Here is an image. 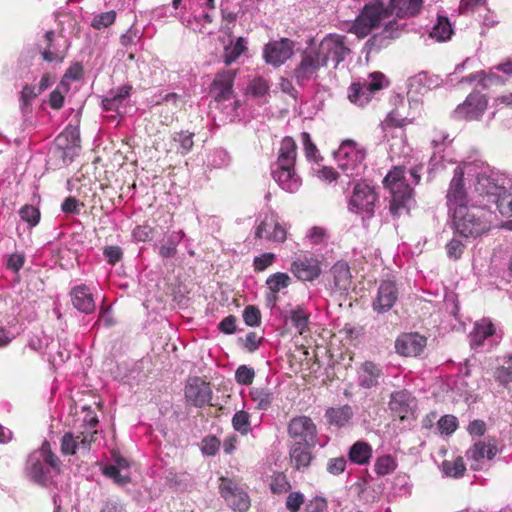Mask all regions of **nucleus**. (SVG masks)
<instances>
[{
  "label": "nucleus",
  "mask_w": 512,
  "mask_h": 512,
  "mask_svg": "<svg viewBox=\"0 0 512 512\" xmlns=\"http://www.w3.org/2000/svg\"><path fill=\"white\" fill-rule=\"evenodd\" d=\"M115 18L116 13L114 11L104 12L99 15H96L93 18L91 25L93 28L100 30L114 23Z\"/></svg>",
  "instance_id": "nucleus-48"
},
{
  "label": "nucleus",
  "mask_w": 512,
  "mask_h": 512,
  "mask_svg": "<svg viewBox=\"0 0 512 512\" xmlns=\"http://www.w3.org/2000/svg\"><path fill=\"white\" fill-rule=\"evenodd\" d=\"M450 212L454 231L463 238H476L489 229L486 213L480 207L457 205Z\"/></svg>",
  "instance_id": "nucleus-1"
},
{
  "label": "nucleus",
  "mask_w": 512,
  "mask_h": 512,
  "mask_svg": "<svg viewBox=\"0 0 512 512\" xmlns=\"http://www.w3.org/2000/svg\"><path fill=\"white\" fill-rule=\"evenodd\" d=\"M314 49L324 66L331 59L335 62L336 67L351 53L346 37L338 34L327 35L322 39L318 47Z\"/></svg>",
  "instance_id": "nucleus-5"
},
{
  "label": "nucleus",
  "mask_w": 512,
  "mask_h": 512,
  "mask_svg": "<svg viewBox=\"0 0 512 512\" xmlns=\"http://www.w3.org/2000/svg\"><path fill=\"white\" fill-rule=\"evenodd\" d=\"M315 445L301 444L300 442H290L289 444V455L293 466L300 470L307 468L312 460L311 449Z\"/></svg>",
  "instance_id": "nucleus-25"
},
{
  "label": "nucleus",
  "mask_w": 512,
  "mask_h": 512,
  "mask_svg": "<svg viewBox=\"0 0 512 512\" xmlns=\"http://www.w3.org/2000/svg\"><path fill=\"white\" fill-rule=\"evenodd\" d=\"M19 213L21 219L28 222L31 226H35L40 220V212L33 206L25 205L20 209Z\"/></svg>",
  "instance_id": "nucleus-51"
},
{
  "label": "nucleus",
  "mask_w": 512,
  "mask_h": 512,
  "mask_svg": "<svg viewBox=\"0 0 512 512\" xmlns=\"http://www.w3.org/2000/svg\"><path fill=\"white\" fill-rule=\"evenodd\" d=\"M268 228H273L269 239L275 242H283L286 239V230L280 225L274 216H266L258 225L255 231V236H261L262 232Z\"/></svg>",
  "instance_id": "nucleus-30"
},
{
  "label": "nucleus",
  "mask_w": 512,
  "mask_h": 512,
  "mask_svg": "<svg viewBox=\"0 0 512 512\" xmlns=\"http://www.w3.org/2000/svg\"><path fill=\"white\" fill-rule=\"evenodd\" d=\"M252 400L260 410H267L272 405L274 394L269 388H252L250 391Z\"/></svg>",
  "instance_id": "nucleus-36"
},
{
  "label": "nucleus",
  "mask_w": 512,
  "mask_h": 512,
  "mask_svg": "<svg viewBox=\"0 0 512 512\" xmlns=\"http://www.w3.org/2000/svg\"><path fill=\"white\" fill-rule=\"evenodd\" d=\"M290 487L289 482L286 480L285 476L282 475L275 477L270 484L271 491L275 494L287 492Z\"/></svg>",
  "instance_id": "nucleus-62"
},
{
  "label": "nucleus",
  "mask_w": 512,
  "mask_h": 512,
  "mask_svg": "<svg viewBox=\"0 0 512 512\" xmlns=\"http://www.w3.org/2000/svg\"><path fill=\"white\" fill-rule=\"evenodd\" d=\"M348 457L354 464L366 465L372 457V447L365 441H357L349 448Z\"/></svg>",
  "instance_id": "nucleus-29"
},
{
  "label": "nucleus",
  "mask_w": 512,
  "mask_h": 512,
  "mask_svg": "<svg viewBox=\"0 0 512 512\" xmlns=\"http://www.w3.org/2000/svg\"><path fill=\"white\" fill-rule=\"evenodd\" d=\"M414 400L412 394L406 389L395 391L390 396L389 408L404 420L411 413Z\"/></svg>",
  "instance_id": "nucleus-23"
},
{
  "label": "nucleus",
  "mask_w": 512,
  "mask_h": 512,
  "mask_svg": "<svg viewBox=\"0 0 512 512\" xmlns=\"http://www.w3.org/2000/svg\"><path fill=\"white\" fill-rule=\"evenodd\" d=\"M202 22L212 23L213 22V18L211 16V14L206 12V13H203L202 15H200V16H194L193 18H189L185 25H186V27L191 28L193 31H195L197 33L211 34V32H207L206 31V28L202 24Z\"/></svg>",
  "instance_id": "nucleus-42"
},
{
  "label": "nucleus",
  "mask_w": 512,
  "mask_h": 512,
  "mask_svg": "<svg viewBox=\"0 0 512 512\" xmlns=\"http://www.w3.org/2000/svg\"><path fill=\"white\" fill-rule=\"evenodd\" d=\"M219 492L233 510L246 512L250 508L249 495L231 479L221 477Z\"/></svg>",
  "instance_id": "nucleus-12"
},
{
  "label": "nucleus",
  "mask_w": 512,
  "mask_h": 512,
  "mask_svg": "<svg viewBox=\"0 0 512 512\" xmlns=\"http://www.w3.org/2000/svg\"><path fill=\"white\" fill-rule=\"evenodd\" d=\"M29 478L36 484L46 486L51 479V469L40 458L32 456L27 463Z\"/></svg>",
  "instance_id": "nucleus-26"
},
{
  "label": "nucleus",
  "mask_w": 512,
  "mask_h": 512,
  "mask_svg": "<svg viewBox=\"0 0 512 512\" xmlns=\"http://www.w3.org/2000/svg\"><path fill=\"white\" fill-rule=\"evenodd\" d=\"M246 49V40L243 37L237 38L235 42L230 41V43L224 47L222 54L223 62L226 65H230L236 61Z\"/></svg>",
  "instance_id": "nucleus-33"
},
{
  "label": "nucleus",
  "mask_w": 512,
  "mask_h": 512,
  "mask_svg": "<svg viewBox=\"0 0 512 512\" xmlns=\"http://www.w3.org/2000/svg\"><path fill=\"white\" fill-rule=\"evenodd\" d=\"M452 33V25L448 18L445 16H438L437 23L433 26L430 35L438 41H446L450 39Z\"/></svg>",
  "instance_id": "nucleus-37"
},
{
  "label": "nucleus",
  "mask_w": 512,
  "mask_h": 512,
  "mask_svg": "<svg viewBox=\"0 0 512 512\" xmlns=\"http://www.w3.org/2000/svg\"><path fill=\"white\" fill-rule=\"evenodd\" d=\"M193 133L187 131H180L173 134V141L179 143V151L185 155L193 148Z\"/></svg>",
  "instance_id": "nucleus-41"
},
{
  "label": "nucleus",
  "mask_w": 512,
  "mask_h": 512,
  "mask_svg": "<svg viewBox=\"0 0 512 512\" xmlns=\"http://www.w3.org/2000/svg\"><path fill=\"white\" fill-rule=\"evenodd\" d=\"M463 176V170L460 167H456L447 193L449 211H453L457 205H466L467 193L463 183Z\"/></svg>",
  "instance_id": "nucleus-21"
},
{
  "label": "nucleus",
  "mask_w": 512,
  "mask_h": 512,
  "mask_svg": "<svg viewBox=\"0 0 512 512\" xmlns=\"http://www.w3.org/2000/svg\"><path fill=\"white\" fill-rule=\"evenodd\" d=\"M255 377V371L246 365H241L235 372V380L237 383L242 385L252 384Z\"/></svg>",
  "instance_id": "nucleus-47"
},
{
  "label": "nucleus",
  "mask_w": 512,
  "mask_h": 512,
  "mask_svg": "<svg viewBox=\"0 0 512 512\" xmlns=\"http://www.w3.org/2000/svg\"><path fill=\"white\" fill-rule=\"evenodd\" d=\"M295 42L289 38L269 41L264 45L263 58L273 67H280L294 55Z\"/></svg>",
  "instance_id": "nucleus-10"
},
{
  "label": "nucleus",
  "mask_w": 512,
  "mask_h": 512,
  "mask_svg": "<svg viewBox=\"0 0 512 512\" xmlns=\"http://www.w3.org/2000/svg\"><path fill=\"white\" fill-rule=\"evenodd\" d=\"M103 255L109 264L115 265L122 259L123 251L119 246H106Z\"/></svg>",
  "instance_id": "nucleus-58"
},
{
  "label": "nucleus",
  "mask_w": 512,
  "mask_h": 512,
  "mask_svg": "<svg viewBox=\"0 0 512 512\" xmlns=\"http://www.w3.org/2000/svg\"><path fill=\"white\" fill-rule=\"evenodd\" d=\"M54 31L50 30L47 31L44 35L45 38V48L43 51H41L43 60L47 62H53V61H59L62 62L64 59L63 55H59L58 50L53 46V39H54Z\"/></svg>",
  "instance_id": "nucleus-39"
},
{
  "label": "nucleus",
  "mask_w": 512,
  "mask_h": 512,
  "mask_svg": "<svg viewBox=\"0 0 512 512\" xmlns=\"http://www.w3.org/2000/svg\"><path fill=\"white\" fill-rule=\"evenodd\" d=\"M398 299V288L393 281H383L378 288L372 307L378 313L389 311Z\"/></svg>",
  "instance_id": "nucleus-17"
},
{
  "label": "nucleus",
  "mask_w": 512,
  "mask_h": 512,
  "mask_svg": "<svg viewBox=\"0 0 512 512\" xmlns=\"http://www.w3.org/2000/svg\"><path fill=\"white\" fill-rule=\"evenodd\" d=\"M38 90L34 86L25 85L21 91V102H22V110L25 112L28 106L31 104L32 100L39 95Z\"/></svg>",
  "instance_id": "nucleus-57"
},
{
  "label": "nucleus",
  "mask_w": 512,
  "mask_h": 512,
  "mask_svg": "<svg viewBox=\"0 0 512 512\" xmlns=\"http://www.w3.org/2000/svg\"><path fill=\"white\" fill-rule=\"evenodd\" d=\"M458 426V420L453 415L442 416L438 421V427L443 434H452Z\"/></svg>",
  "instance_id": "nucleus-52"
},
{
  "label": "nucleus",
  "mask_w": 512,
  "mask_h": 512,
  "mask_svg": "<svg viewBox=\"0 0 512 512\" xmlns=\"http://www.w3.org/2000/svg\"><path fill=\"white\" fill-rule=\"evenodd\" d=\"M346 467V459L344 457L332 458L327 463V471L333 475L344 472Z\"/></svg>",
  "instance_id": "nucleus-63"
},
{
  "label": "nucleus",
  "mask_w": 512,
  "mask_h": 512,
  "mask_svg": "<svg viewBox=\"0 0 512 512\" xmlns=\"http://www.w3.org/2000/svg\"><path fill=\"white\" fill-rule=\"evenodd\" d=\"M237 70L228 69L218 72L210 86V93L215 101L222 102L232 98L234 80Z\"/></svg>",
  "instance_id": "nucleus-14"
},
{
  "label": "nucleus",
  "mask_w": 512,
  "mask_h": 512,
  "mask_svg": "<svg viewBox=\"0 0 512 512\" xmlns=\"http://www.w3.org/2000/svg\"><path fill=\"white\" fill-rule=\"evenodd\" d=\"M334 279V285L339 290H347L351 283V273L348 264L344 261H338L331 268Z\"/></svg>",
  "instance_id": "nucleus-31"
},
{
  "label": "nucleus",
  "mask_w": 512,
  "mask_h": 512,
  "mask_svg": "<svg viewBox=\"0 0 512 512\" xmlns=\"http://www.w3.org/2000/svg\"><path fill=\"white\" fill-rule=\"evenodd\" d=\"M396 2L397 0H390L388 7L385 6L383 0H376L371 4L365 5L354 26L356 34L364 37L371 29L378 27L382 20L393 14Z\"/></svg>",
  "instance_id": "nucleus-4"
},
{
  "label": "nucleus",
  "mask_w": 512,
  "mask_h": 512,
  "mask_svg": "<svg viewBox=\"0 0 512 512\" xmlns=\"http://www.w3.org/2000/svg\"><path fill=\"white\" fill-rule=\"evenodd\" d=\"M290 319L292 325L297 329L299 334H304L308 331V324L310 319V314L307 313L302 307L297 306L290 312Z\"/></svg>",
  "instance_id": "nucleus-38"
},
{
  "label": "nucleus",
  "mask_w": 512,
  "mask_h": 512,
  "mask_svg": "<svg viewBox=\"0 0 512 512\" xmlns=\"http://www.w3.org/2000/svg\"><path fill=\"white\" fill-rule=\"evenodd\" d=\"M41 461L45 462L46 465L50 469H59L60 460L59 458L51 451L50 444L47 441H44L41 446Z\"/></svg>",
  "instance_id": "nucleus-46"
},
{
  "label": "nucleus",
  "mask_w": 512,
  "mask_h": 512,
  "mask_svg": "<svg viewBox=\"0 0 512 512\" xmlns=\"http://www.w3.org/2000/svg\"><path fill=\"white\" fill-rule=\"evenodd\" d=\"M426 341V338L418 333L403 334L395 341V349L403 356H418L424 350Z\"/></svg>",
  "instance_id": "nucleus-19"
},
{
  "label": "nucleus",
  "mask_w": 512,
  "mask_h": 512,
  "mask_svg": "<svg viewBox=\"0 0 512 512\" xmlns=\"http://www.w3.org/2000/svg\"><path fill=\"white\" fill-rule=\"evenodd\" d=\"M384 184L390 187L392 193L389 205L391 214L399 216L402 210H409L413 188L409 186L406 169L403 166H395L384 178Z\"/></svg>",
  "instance_id": "nucleus-2"
},
{
  "label": "nucleus",
  "mask_w": 512,
  "mask_h": 512,
  "mask_svg": "<svg viewBox=\"0 0 512 512\" xmlns=\"http://www.w3.org/2000/svg\"><path fill=\"white\" fill-rule=\"evenodd\" d=\"M297 145L292 137L286 136L281 141L279 156L274 165H295Z\"/></svg>",
  "instance_id": "nucleus-28"
},
{
  "label": "nucleus",
  "mask_w": 512,
  "mask_h": 512,
  "mask_svg": "<svg viewBox=\"0 0 512 512\" xmlns=\"http://www.w3.org/2000/svg\"><path fill=\"white\" fill-rule=\"evenodd\" d=\"M324 67L314 48L305 49L300 55V61L292 71V77L299 86H304L316 77L319 69Z\"/></svg>",
  "instance_id": "nucleus-8"
},
{
  "label": "nucleus",
  "mask_w": 512,
  "mask_h": 512,
  "mask_svg": "<svg viewBox=\"0 0 512 512\" xmlns=\"http://www.w3.org/2000/svg\"><path fill=\"white\" fill-rule=\"evenodd\" d=\"M291 272L301 281H313L321 274V268L317 259L303 257L291 264Z\"/></svg>",
  "instance_id": "nucleus-22"
},
{
  "label": "nucleus",
  "mask_w": 512,
  "mask_h": 512,
  "mask_svg": "<svg viewBox=\"0 0 512 512\" xmlns=\"http://www.w3.org/2000/svg\"><path fill=\"white\" fill-rule=\"evenodd\" d=\"M233 428L241 434H247L250 431L249 414L240 410L237 411L232 418Z\"/></svg>",
  "instance_id": "nucleus-44"
},
{
  "label": "nucleus",
  "mask_w": 512,
  "mask_h": 512,
  "mask_svg": "<svg viewBox=\"0 0 512 512\" xmlns=\"http://www.w3.org/2000/svg\"><path fill=\"white\" fill-rule=\"evenodd\" d=\"M243 319L248 326H259L261 323L260 310L253 305L247 306L243 311Z\"/></svg>",
  "instance_id": "nucleus-49"
},
{
  "label": "nucleus",
  "mask_w": 512,
  "mask_h": 512,
  "mask_svg": "<svg viewBox=\"0 0 512 512\" xmlns=\"http://www.w3.org/2000/svg\"><path fill=\"white\" fill-rule=\"evenodd\" d=\"M494 334V327L490 321L483 319L475 323L473 331L470 333V344L473 348L483 344L485 339Z\"/></svg>",
  "instance_id": "nucleus-32"
},
{
  "label": "nucleus",
  "mask_w": 512,
  "mask_h": 512,
  "mask_svg": "<svg viewBox=\"0 0 512 512\" xmlns=\"http://www.w3.org/2000/svg\"><path fill=\"white\" fill-rule=\"evenodd\" d=\"M71 299L74 308L85 314H91L95 310V302L89 288L82 284L71 290Z\"/></svg>",
  "instance_id": "nucleus-24"
},
{
  "label": "nucleus",
  "mask_w": 512,
  "mask_h": 512,
  "mask_svg": "<svg viewBox=\"0 0 512 512\" xmlns=\"http://www.w3.org/2000/svg\"><path fill=\"white\" fill-rule=\"evenodd\" d=\"M275 254L263 253L260 256L254 258L253 265L256 271H264L267 267L273 264L275 261Z\"/></svg>",
  "instance_id": "nucleus-56"
},
{
  "label": "nucleus",
  "mask_w": 512,
  "mask_h": 512,
  "mask_svg": "<svg viewBox=\"0 0 512 512\" xmlns=\"http://www.w3.org/2000/svg\"><path fill=\"white\" fill-rule=\"evenodd\" d=\"M305 498L301 492H291L286 498V508L290 512H299L304 504Z\"/></svg>",
  "instance_id": "nucleus-54"
},
{
  "label": "nucleus",
  "mask_w": 512,
  "mask_h": 512,
  "mask_svg": "<svg viewBox=\"0 0 512 512\" xmlns=\"http://www.w3.org/2000/svg\"><path fill=\"white\" fill-rule=\"evenodd\" d=\"M291 278L288 274L277 272L275 274L270 275L266 284L270 291L273 293L272 297H268L269 302H275L277 299L276 293H278L281 289L289 286Z\"/></svg>",
  "instance_id": "nucleus-34"
},
{
  "label": "nucleus",
  "mask_w": 512,
  "mask_h": 512,
  "mask_svg": "<svg viewBox=\"0 0 512 512\" xmlns=\"http://www.w3.org/2000/svg\"><path fill=\"white\" fill-rule=\"evenodd\" d=\"M397 468V463L389 454L378 457L374 464V470L378 476L391 474Z\"/></svg>",
  "instance_id": "nucleus-40"
},
{
  "label": "nucleus",
  "mask_w": 512,
  "mask_h": 512,
  "mask_svg": "<svg viewBox=\"0 0 512 512\" xmlns=\"http://www.w3.org/2000/svg\"><path fill=\"white\" fill-rule=\"evenodd\" d=\"M498 453L495 444L485 441H476L471 448L466 451L467 460L471 461V469H481V461L484 459L491 460Z\"/></svg>",
  "instance_id": "nucleus-20"
},
{
  "label": "nucleus",
  "mask_w": 512,
  "mask_h": 512,
  "mask_svg": "<svg viewBox=\"0 0 512 512\" xmlns=\"http://www.w3.org/2000/svg\"><path fill=\"white\" fill-rule=\"evenodd\" d=\"M335 157L338 167L347 178L361 176L366 168L364 164L366 151L353 140L343 141L336 151Z\"/></svg>",
  "instance_id": "nucleus-3"
},
{
  "label": "nucleus",
  "mask_w": 512,
  "mask_h": 512,
  "mask_svg": "<svg viewBox=\"0 0 512 512\" xmlns=\"http://www.w3.org/2000/svg\"><path fill=\"white\" fill-rule=\"evenodd\" d=\"M394 25H396L395 21H389L387 23V25L385 26L384 30L380 34L373 36V38H372L373 44H377L378 42L380 44L381 41L386 38L397 37L398 36L397 35L398 27L394 28Z\"/></svg>",
  "instance_id": "nucleus-59"
},
{
  "label": "nucleus",
  "mask_w": 512,
  "mask_h": 512,
  "mask_svg": "<svg viewBox=\"0 0 512 512\" xmlns=\"http://www.w3.org/2000/svg\"><path fill=\"white\" fill-rule=\"evenodd\" d=\"M79 449V440L76 435L67 432L61 439V452L64 455H73Z\"/></svg>",
  "instance_id": "nucleus-45"
},
{
  "label": "nucleus",
  "mask_w": 512,
  "mask_h": 512,
  "mask_svg": "<svg viewBox=\"0 0 512 512\" xmlns=\"http://www.w3.org/2000/svg\"><path fill=\"white\" fill-rule=\"evenodd\" d=\"M185 397L188 402L196 407H203L209 404L212 398L209 383L198 377L190 379L185 387Z\"/></svg>",
  "instance_id": "nucleus-16"
},
{
  "label": "nucleus",
  "mask_w": 512,
  "mask_h": 512,
  "mask_svg": "<svg viewBox=\"0 0 512 512\" xmlns=\"http://www.w3.org/2000/svg\"><path fill=\"white\" fill-rule=\"evenodd\" d=\"M466 470L464 461L461 457L457 458L455 461H444L443 462V471L447 476L450 477H462Z\"/></svg>",
  "instance_id": "nucleus-43"
},
{
  "label": "nucleus",
  "mask_w": 512,
  "mask_h": 512,
  "mask_svg": "<svg viewBox=\"0 0 512 512\" xmlns=\"http://www.w3.org/2000/svg\"><path fill=\"white\" fill-rule=\"evenodd\" d=\"M287 432L291 442L316 445L317 428L312 419L307 416L292 418L288 423Z\"/></svg>",
  "instance_id": "nucleus-11"
},
{
  "label": "nucleus",
  "mask_w": 512,
  "mask_h": 512,
  "mask_svg": "<svg viewBox=\"0 0 512 512\" xmlns=\"http://www.w3.org/2000/svg\"><path fill=\"white\" fill-rule=\"evenodd\" d=\"M386 84L385 76L381 72H374L370 74L368 80L352 83L348 89V98L352 103L364 106L371 100L373 94Z\"/></svg>",
  "instance_id": "nucleus-6"
},
{
  "label": "nucleus",
  "mask_w": 512,
  "mask_h": 512,
  "mask_svg": "<svg viewBox=\"0 0 512 512\" xmlns=\"http://www.w3.org/2000/svg\"><path fill=\"white\" fill-rule=\"evenodd\" d=\"M153 228L149 225H138L132 231V236L136 241L146 242L152 239Z\"/></svg>",
  "instance_id": "nucleus-55"
},
{
  "label": "nucleus",
  "mask_w": 512,
  "mask_h": 512,
  "mask_svg": "<svg viewBox=\"0 0 512 512\" xmlns=\"http://www.w3.org/2000/svg\"><path fill=\"white\" fill-rule=\"evenodd\" d=\"M248 90L253 96L262 97L268 92L269 85L265 79L259 77L250 82Z\"/></svg>",
  "instance_id": "nucleus-53"
},
{
  "label": "nucleus",
  "mask_w": 512,
  "mask_h": 512,
  "mask_svg": "<svg viewBox=\"0 0 512 512\" xmlns=\"http://www.w3.org/2000/svg\"><path fill=\"white\" fill-rule=\"evenodd\" d=\"M301 141L303 143L305 155H306L307 159L316 160L317 148H316L315 144L312 142L310 134L307 132H302L301 133Z\"/></svg>",
  "instance_id": "nucleus-60"
},
{
  "label": "nucleus",
  "mask_w": 512,
  "mask_h": 512,
  "mask_svg": "<svg viewBox=\"0 0 512 512\" xmlns=\"http://www.w3.org/2000/svg\"><path fill=\"white\" fill-rule=\"evenodd\" d=\"M79 150V131L76 128H67L56 137L52 153L64 165H68L78 155Z\"/></svg>",
  "instance_id": "nucleus-7"
},
{
  "label": "nucleus",
  "mask_w": 512,
  "mask_h": 512,
  "mask_svg": "<svg viewBox=\"0 0 512 512\" xmlns=\"http://www.w3.org/2000/svg\"><path fill=\"white\" fill-rule=\"evenodd\" d=\"M103 474L109 478H112L119 485H125L130 482V477L128 475L121 474L118 466H105L103 469Z\"/></svg>",
  "instance_id": "nucleus-50"
},
{
  "label": "nucleus",
  "mask_w": 512,
  "mask_h": 512,
  "mask_svg": "<svg viewBox=\"0 0 512 512\" xmlns=\"http://www.w3.org/2000/svg\"><path fill=\"white\" fill-rule=\"evenodd\" d=\"M220 442L216 437H207L203 440L202 452L207 456H214L219 450Z\"/></svg>",
  "instance_id": "nucleus-64"
},
{
  "label": "nucleus",
  "mask_w": 512,
  "mask_h": 512,
  "mask_svg": "<svg viewBox=\"0 0 512 512\" xmlns=\"http://www.w3.org/2000/svg\"><path fill=\"white\" fill-rule=\"evenodd\" d=\"M464 247V244L460 240L453 238L446 246L448 257L454 260L459 259L463 253Z\"/></svg>",
  "instance_id": "nucleus-61"
},
{
  "label": "nucleus",
  "mask_w": 512,
  "mask_h": 512,
  "mask_svg": "<svg viewBox=\"0 0 512 512\" xmlns=\"http://www.w3.org/2000/svg\"><path fill=\"white\" fill-rule=\"evenodd\" d=\"M295 165H273L271 174L279 186L290 193L298 191L302 184L301 178L294 169Z\"/></svg>",
  "instance_id": "nucleus-18"
},
{
  "label": "nucleus",
  "mask_w": 512,
  "mask_h": 512,
  "mask_svg": "<svg viewBox=\"0 0 512 512\" xmlns=\"http://www.w3.org/2000/svg\"><path fill=\"white\" fill-rule=\"evenodd\" d=\"M354 416L353 408L346 404L338 408L330 407L325 412V418L330 425L338 428L345 427L349 424Z\"/></svg>",
  "instance_id": "nucleus-27"
},
{
  "label": "nucleus",
  "mask_w": 512,
  "mask_h": 512,
  "mask_svg": "<svg viewBox=\"0 0 512 512\" xmlns=\"http://www.w3.org/2000/svg\"><path fill=\"white\" fill-rule=\"evenodd\" d=\"M377 194L374 188L366 182H357L349 202V210L356 213H365L368 217L374 214Z\"/></svg>",
  "instance_id": "nucleus-9"
},
{
  "label": "nucleus",
  "mask_w": 512,
  "mask_h": 512,
  "mask_svg": "<svg viewBox=\"0 0 512 512\" xmlns=\"http://www.w3.org/2000/svg\"><path fill=\"white\" fill-rule=\"evenodd\" d=\"M383 366L372 361L363 362L357 370V382L361 388L372 389L384 382Z\"/></svg>",
  "instance_id": "nucleus-15"
},
{
  "label": "nucleus",
  "mask_w": 512,
  "mask_h": 512,
  "mask_svg": "<svg viewBox=\"0 0 512 512\" xmlns=\"http://www.w3.org/2000/svg\"><path fill=\"white\" fill-rule=\"evenodd\" d=\"M487 99L479 92L470 93L466 100L459 104L453 112L455 119L477 120L487 108Z\"/></svg>",
  "instance_id": "nucleus-13"
},
{
  "label": "nucleus",
  "mask_w": 512,
  "mask_h": 512,
  "mask_svg": "<svg viewBox=\"0 0 512 512\" xmlns=\"http://www.w3.org/2000/svg\"><path fill=\"white\" fill-rule=\"evenodd\" d=\"M184 234L182 231L172 232L166 241L159 248V255L162 258H172L177 253V246L181 242Z\"/></svg>",
  "instance_id": "nucleus-35"
}]
</instances>
